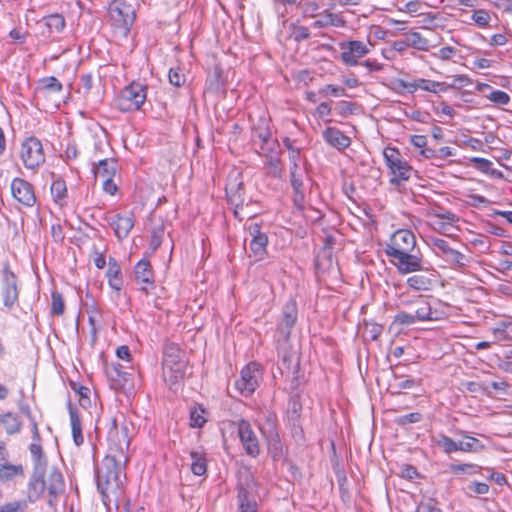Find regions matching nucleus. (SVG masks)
Masks as SVG:
<instances>
[{
	"label": "nucleus",
	"mask_w": 512,
	"mask_h": 512,
	"mask_svg": "<svg viewBox=\"0 0 512 512\" xmlns=\"http://www.w3.org/2000/svg\"><path fill=\"white\" fill-rule=\"evenodd\" d=\"M107 276L109 280V285L113 289L120 291L122 285L121 269L115 259L110 258L109 260Z\"/></svg>",
	"instance_id": "72a5a7b5"
},
{
	"label": "nucleus",
	"mask_w": 512,
	"mask_h": 512,
	"mask_svg": "<svg viewBox=\"0 0 512 512\" xmlns=\"http://www.w3.org/2000/svg\"><path fill=\"white\" fill-rule=\"evenodd\" d=\"M471 162L482 172H489L490 167L492 166V162L488 159L474 157L471 159Z\"/></svg>",
	"instance_id": "338daca9"
},
{
	"label": "nucleus",
	"mask_w": 512,
	"mask_h": 512,
	"mask_svg": "<svg viewBox=\"0 0 512 512\" xmlns=\"http://www.w3.org/2000/svg\"><path fill=\"white\" fill-rule=\"evenodd\" d=\"M437 445L447 454L459 451L458 443L444 434L438 436Z\"/></svg>",
	"instance_id": "a18cd8bd"
},
{
	"label": "nucleus",
	"mask_w": 512,
	"mask_h": 512,
	"mask_svg": "<svg viewBox=\"0 0 512 512\" xmlns=\"http://www.w3.org/2000/svg\"><path fill=\"white\" fill-rule=\"evenodd\" d=\"M250 482L251 476L247 475L245 478V482L240 481L237 485V499L239 506L256 503V501L253 498H251L250 495Z\"/></svg>",
	"instance_id": "f704fd0d"
},
{
	"label": "nucleus",
	"mask_w": 512,
	"mask_h": 512,
	"mask_svg": "<svg viewBox=\"0 0 512 512\" xmlns=\"http://www.w3.org/2000/svg\"><path fill=\"white\" fill-rule=\"evenodd\" d=\"M108 13L115 31L126 37L135 20V9L126 0H113Z\"/></svg>",
	"instance_id": "20e7f679"
},
{
	"label": "nucleus",
	"mask_w": 512,
	"mask_h": 512,
	"mask_svg": "<svg viewBox=\"0 0 512 512\" xmlns=\"http://www.w3.org/2000/svg\"><path fill=\"white\" fill-rule=\"evenodd\" d=\"M40 92H61L63 86L61 82L54 76L42 78L39 81Z\"/></svg>",
	"instance_id": "79ce46f5"
},
{
	"label": "nucleus",
	"mask_w": 512,
	"mask_h": 512,
	"mask_svg": "<svg viewBox=\"0 0 512 512\" xmlns=\"http://www.w3.org/2000/svg\"><path fill=\"white\" fill-rule=\"evenodd\" d=\"M449 470L454 475H459L461 473L473 475L479 473L482 470V467L473 463L450 464Z\"/></svg>",
	"instance_id": "a19ab883"
},
{
	"label": "nucleus",
	"mask_w": 512,
	"mask_h": 512,
	"mask_svg": "<svg viewBox=\"0 0 512 512\" xmlns=\"http://www.w3.org/2000/svg\"><path fill=\"white\" fill-rule=\"evenodd\" d=\"M168 77L169 82L175 87H181L186 82V77L180 68H171Z\"/></svg>",
	"instance_id": "3c124183"
},
{
	"label": "nucleus",
	"mask_w": 512,
	"mask_h": 512,
	"mask_svg": "<svg viewBox=\"0 0 512 512\" xmlns=\"http://www.w3.org/2000/svg\"><path fill=\"white\" fill-rule=\"evenodd\" d=\"M383 156L390 173L393 175L389 181L391 185L399 186L411 178L413 168L402 157L398 149L386 147L383 151Z\"/></svg>",
	"instance_id": "423d86ee"
},
{
	"label": "nucleus",
	"mask_w": 512,
	"mask_h": 512,
	"mask_svg": "<svg viewBox=\"0 0 512 512\" xmlns=\"http://www.w3.org/2000/svg\"><path fill=\"white\" fill-rule=\"evenodd\" d=\"M247 231L251 236L249 258H254L255 261H261L267 255L268 237L265 233L261 232V227L258 223L252 222L247 227Z\"/></svg>",
	"instance_id": "ddd939ff"
},
{
	"label": "nucleus",
	"mask_w": 512,
	"mask_h": 512,
	"mask_svg": "<svg viewBox=\"0 0 512 512\" xmlns=\"http://www.w3.org/2000/svg\"><path fill=\"white\" fill-rule=\"evenodd\" d=\"M433 279L426 275L416 274L407 279V285L416 291H427L433 285Z\"/></svg>",
	"instance_id": "c9c22d12"
},
{
	"label": "nucleus",
	"mask_w": 512,
	"mask_h": 512,
	"mask_svg": "<svg viewBox=\"0 0 512 512\" xmlns=\"http://www.w3.org/2000/svg\"><path fill=\"white\" fill-rule=\"evenodd\" d=\"M41 480L43 482L42 491L36 497H33V491L30 488V482L28 483L27 499L29 502L37 501L45 491L48 493L47 503L49 506L54 507L57 504L58 497L65 490V482L62 473L57 468H51L48 476L45 477V468L41 470Z\"/></svg>",
	"instance_id": "7ed1b4c3"
},
{
	"label": "nucleus",
	"mask_w": 512,
	"mask_h": 512,
	"mask_svg": "<svg viewBox=\"0 0 512 512\" xmlns=\"http://www.w3.org/2000/svg\"><path fill=\"white\" fill-rule=\"evenodd\" d=\"M24 476V467L21 464H10L7 462L0 465V482L13 481L17 477Z\"/></svg>",
	"instance_id": "cd10ccee"
},
{
	"label": "nucleus",
	"mask_w": 512,
	"mask_h": 512,
	"mask_svg": "<svg viewBox=\"0 0 512 512\" xmlns=\"http://www.w3.org/2000/svg\"><path fill=\"white\" fill-rule=\"evenodd\" d=\"M487 98L498 105H507L511 98L510 96L501 90H493L489 95H487Z\"/></svg>",
	"instance_id": "864d4df0"
},
{
	"label": "nucleus",
	"mask_w": 512,
	"mask_h": 512,
	"mask_svg": "<svg viewBox=\"0 0 512 512\" xmlns=\"http://www.w3.org/2000/svg\"><path fill=\"white\" fill-rule=\"evenodd\" d=\"M32 433L33 442L30 444L29 450L34 461V469L30 478V488L33 491L32 496L36 497L39 495L43 488L41 470L42 468H46V459L43 456V449L40 443V434L37 423L35 421L32 422Z\"/></svg>",
	"instance_id": "39448f33"
},
{
	"label": "nucleus",
	"mask_w": 512,
	"mask_h": 512,
	"mask_svg": "<svg viewBox=\"0 0 512 512\" xmlns=\"http://www.w3.org/2000/svg\"><path fill=\"white\" fill-rule=\"evenodd\" d=\"M330 25H334V14L327 12L322 19L316 20L312 26L320 29Z\"/></svg>",
	"instance_id": "0e129e2a"
},
{
	"label": "nucleus",
	"mask_w": 512,
	"mask_h": 512,
	"mask_svg": "<svg viewBox=\"0 0 512 512\" xmlns=\"http://www.w3.org/2000/svg\"><path fill=\"white\" fill-rule=\"evenodd\" d=\"M92 86V75L90 73L80 75L79 90H82L84 94H88Z\"/></svg>",
	"instance_id": "680f3d73"
},
{
	"label": "nucleus",
	"mask_w": 512,
	"mask_h": 512,
	"mask_svg": "<svg viewBox=\"0 0 512 512\" xmlns=\"http://www.w3.org/2000/svg\"><path fill=\"white\" fill-rule=\"evenodd\" d=\"M416 322H419V321L417 319H415V316L413 313L400 311L399 313H397L395 315L393 324L408 326V325L415 324Z\"/></svg>",
	"instance_id": "603ef678"
},
{
	"label": "nucleus",
	"mask_w": 512,
	"mask_h": 512,
	"mask_svg": "<svg viewBox=\"0 0 512 512\" xmlns=\"http://www.w3.org/2000/svg\"><path fill=\"white\" fill-rule=\"evenodd\" d=\"M252 141L254 144L259 143L260 150L265 155L275 150L277 141L271 139V131L266 119H259L258 123L253 126Z\"/></svg>",
	"instance_id": "f3484780"
},
{
	"label": "nucleus",
	"mask_w": 512,
	"mask_h": 512,
	"mask_svg": "<svg viewBox=\"0 0 512 512\" xmlns=\"http://www.w3.org/2000/svg\"><path fill=\"white\" fill-rule=\"evenodd\" d=\"M69 416H70L73 440H74L75 444L77 446H79L84 441V437L82 434V428H81V419H80L78 410L76 408H73L71 405H69Z\"/></svg>",
	"instance_id": "c756f323"
},
{
	"label": "nucleus",
	"mask_w": 512,
	"mask_h": 512,
	"mask_svg": "<svg viewBox=\"0 0 512 512\" xmlns=\"http://www.w3.org/2000/svg\"><path fill=\"white\" fill-rule=\"evenodd\" d=\"M204 412L203 408H194L191 410L190 425L192 427L201 428L206 423V419L203 416Z\"/></svg>",
	"instance_id": "8fccbe9b"
},
{
	"label": "nucleus",
	"mask_w": 512,
	"mask_h": 512,
	"mask_svg": "<svg viewBox=\"0 0 512 512\" xmlns=\"http://www.w3.org/2000/svg\"><path fill=\"white\" fill-rule=\"evenodd\" d=\"M456 52L457 50L454 47L446 46L439 49L434 55L441 60H449Z\"/></svg>",
	"instance_id": "774afa93"
},
{
	"label": "nucleus",
	"mask_w": 512,
	"mask_h": 512,
	"mask_svg": "<svg viewBox=\"0 0 512 512\" xmlns=\"http://www.w3.org/2000/svg\"><path fill=\"white\" fill-rule=\"evenodd\" d=\"M402 86L409 90V92H414L417 89H422L424 91L438 93L439 91H446L448 86L445 83L428 80L424 78H419L414 80L413 82H402Z\"/></svg>",
	"instance_id": "b1692460"
},
{
	"label": "nucleus",
	"mask_w": 512,
	"mask_h": 512,
	"mask_svg": "<svg viewBox=\"0 0 512 512\" xmlns=\"http://www.w3.org/2000/svg\"><path fill=\"white\" fill-rule=\"evenodd\" d=\"M243 183L230 181L226 185V194L231 204L235 205V215H238V209L244 204V198L242 197Z\"/></svg>",
	"instance_id": "bb28decb"
},
{
	"label": "nucleus",
	"mask_w": 512,
	"mask_h": 512,
	"mask_svg": "<svg viewBox=\"0 0 512 512\" xmlns=\"http://www.w3.org/2000/svg\"><path fill=\"white\" fill-rule=\"evenodd\" d=\"M146 86L139 82H132L126 86L117 99V105L122 111H135L140 109L147 98Z\"/></svg>",
	"instance_id": "6e6552de"
},
{
	"label": "nucleus",
	"mask_w": 512,
	"mask_h": 512,
	"mask_svg": "<svg viewBox=\"0 0 512 512\" xmlns=\"http://www.w3.org/2000/svg\"><path fill=\"white\" fill-rule=\"evenodd\" d=\"M183 352L174 343H166L163 347V361L162 366L166 364H175V362L182 361Z\"/></svg>",
	"instance_id": "2f4dec72"
},
{
	"label": "nucleus",
	"mask_w": 512,
	"mask_h": 512,
	"mask_svg": "<svg viewBox=\"0 0 512 512\" xmlns=\"http://www.w3.org/2000/svg\"><path fill=\"white\" fill-rule=\"evenodd\" d=\"M416 512H442L440 508L437 507L435 500L426 499L419 503L417 506Z\"/></svg>",
	"instance_id": "13d9d810"
},
{
	"label": "nucleus",
	"mask_w": 512,
	"mask_h": 512,
	"mask_svg": "<svg viewBox=\"0 0 512 512\" xmlns=\"http://www.w3.org/2000/svg\"><path fill=\"white\" fill-rule=\"evenodd\" d=\"M431 215L443 221H447V224H454L460 220L458 215L440 206L434 208Z\"/></svg>",
	"instance_id": "c03bdc74"
},
{
	"label": "nucleus",
	"mask_w": 512,
	"mask_h": 512,
	"mask_svg": "<svg viewBox=\"0 0 512 512\" xmlns=\"http://www.w3.org/2000/svg\"><path fill=\"white\" fill-rule=\"evenodd\" d=\"M109 224L114 229L115 235L118 239H123L128 236L129 232L133 228L134 219L130 214H116L110 218Z\"/></svg>",
	"instance_id": "5701e85b"
},
{
	"label": "nucleus",
	"mask_w": 512,
	"mask_h": 512,
	"mask_svg": "<svg viewBox=\"0 0 512 512\" xmlns=\"http://www.w3.org/2000/svg\"><path fill=\"white\" fill-rule=\"evenodd\" d=\"M117 169V162L113 158L99 160L93 167L96 179L106 180L114 177Z\"/></svg>",
	"instance_id": "a878e982"
},
{
	"label": "nucleus",
	"mask_w": 512,
	"mask_h": 512,
	"mask_svg": "<svg viewBox=\"0 0 512 512\" xmlns=\"http://www.w3.org/2000/svg\"><path fill=\"white\" fill-rule=\"evenodd\" d=\"M107 440L109 442V454L107 456H115L116 458L121 455L124 458L123 462H128L129 458L126 453L130 446V438L127 425L124 424L119 428L116 418L110 419Z\"/></svg>",
	"instance_id": "0eeeda50"
},
{
	"label": "nucleus",
	"mask_w": 512,
	"mask_h": 512,
	"mask_svg": "<svg viewBox=\"0 0 512 512\" xmlns=\"http://www.w3.org/2000/svg\"><path fill=\"white\" fill-rule=\"evenodd\" d=\"M45 24L50 33H60L65 27V19L60 14H52L45 18Z\"/></svg>",
	"instance_id": "37998d69"
},
{
	"label": "nucleus",
	"mask_w": 512,
	"mask_h": 512,
	"mask_svg": "<svg viewBox=\"0 0 512 512\" xmlns=\"http://www.w3.org/2000/svg\"><path fill=\"white\" fill-rule=\"evenodd\" d=\"M240 442L247 455L255 458L260 454V443L251 424L242 419L237 423Z\"/></svg>",
	"instance_id": "dca6fc26"
},
{
	"label": "nucleus",
	"mask_w": 512,
	"mask_h": 512,
	"mask_svg": "<svg viewBox=\"0 0 512 512\" xmlns=\"http://www.w3.org/2000/svg\"><path fill=\"white\" fill-rule=\"evenodd\" d=\"M290 181H291L293 191L304 190L301 169H296V168L290 169Z\"/></svg>",
	"instance_id": "5fc2aeb1"
},
{
	"label": "nucleus",
	"mask_w": 512,
	"mask_h": 512,
	"mask_svg": "<svg viewBox=\"0 0 512 512\" xmlns=\"http://www.w3.org/2000/svg\"><path fill=\"white\" fill-rule=\"evenodd\" d=\"M429 243L438 250L437 255L441 256L451 268L455 270H463L468 266L469 258L462 252L452 248L448 241L430 237Z\"/></svg>",
	"instance_id": "1a4fd4ad"
},
{
	"label": "nucleus",
	"mask_w": 512,
	"mask_h": 512,
	"mask_svg": "<svg viewBox=\"0 0 512 512\" xmlns=\"http://www.w3.org/2000/svg\"><path fill=\"white\" fill-rule=\"evenodd\" d=\"M1 424L4 425L6 433L9 435L20 432L22 428V422L19 420L18 416L11 412L0 415V425Z\"/></svg>",
	"instance_id": "473e14b6"
},
{
	"label": "nucleus",
	"mask_w": 512,
	"mask_h": 512,
	"mask_svg": "<svg viewBox=\"0 0 512 512\" xmlns=\"http://www.w3.org/2000/svg\"><path fill=\"white\" fill-rule=\"evenodd\" d=\"M191 471L194 475L203 476L207 472L206 454L203 451H191Z\"/></svg>",
	"instance_id": "7c9ffc66"
},
{
	"label": "nucleus",
	"mask_w": 512,
	"mask_h": 512,
	"mask_svg": "<svg viewBox=\"0 0 512 512\" xmlns=\"http://www.w3.org/2000/svg\"><path fill=\"white\" fill-rule=\"evenodd\" d=\"M278 356L280 357L279 369L283 374L285 371L290 372L292 364L295 360V354L292 351L289 340L277 342Z\"/></svg>",
	"instance_id": "393cba45"
},
{
	"label": "nucleus",
	"mask_w": 512,
	"mask_h": 512,
	"mask_svg": "<svg viewBox=\"0 0 512 512\" xmlns=\"http://www.w3.org/2000/svg\"><path fill=\"white\" fill-rule=\"evenodd\" d=\"M187 364L185 360L175 362V364H166L162 366L164 381L172 388L178 384L186 374Z\"/></svg>",
	"instance_id": "412c9836"
},
{
	"label": "nucleus",
	"mask_w": 512,
	"mask_h": 512,
	"mask_svg": "<svg viewBox=\"0 0 512 512\" xmlns=\"http://www.w3.org/2000/svg\"><path fill=\"white\" fill-rule=\"evenodd\" d=\"M135 280L141 285V290L148 293V291L154 288V273L152 266L149 261L142 259L135 266Z\"/></svg>",
	"instance_id": "6ab92c4d"
},
{
	"label": "nucleus",
	"mask_w": 512,
	"mask_h": 512,
	"mask_svg": "<svg viewBox=\"0 0 512 512\" xmlns=\"http://www.w3.org/2000/svg\"><path fill=\"white\" fill-rule=\"evenodd\" d=\"M320 93L323 96H341L345 94V89L343 87L335 86L332 84L326 85L320 90Z\"/></svg>",
	"instance_id": "bf43d9fd"
},
{
	"label": "nucleus",
	"mask_w": 512,
	"mask_h": 512,
	"mask_svg": "<svg viewBox=\"0 0 512 512\" xmlns=\"http://www.w3.org/2000/svg\"><path fill=\"white\" fill-rule=\"evenodd\" d=\"M383 331V326L377 323H366L364 333L373 341L377 340Z\"/></svg>",
	"instance_id": "6e6d98bb"
},
{
	"label": "nucleus",
	"mask_w": 512,
	"mask_h": 512,
	"mask_svg": "<svg viewBox=\"0 0 512 512\" xmlns=\"http://www.w3.org/2000/svg\"><path fill=\"white\" fill-rule=\"evenodd\" d=\"M10 187L12 196L17 202L27 207L35 204L36 196L31 183L22 178H14Z\"/></svg>",
	"instance_id": "a211bd4d"
},
{
	"label": "nucleus",
	"mask_w": 512,
	"mask_h": 512,
	"mask_svg": "<svg viewBox=\"0 0 512 512\" xmlns=\"http://www.w3.org/2000/svg\"><path fill=\"white\" fill-rule=\"evenodd\" d=\"M106 375L113 382L115 388H121L127 381V373L119 363H113L106 367Z\"/></svg>",
	"instance_id": "c85d7f7f"
},
{
	"label": "nucleus",
	"mask_w": 512,
	"mask_h": 512,
	"mask_svg": "<svg viewBox=\"0 0 512 512\" xmlns=\"http://www.w3.org/2000/svg\"><path fill=\"white\" fill-rule=\"evenodd\" d=\"M405 44L421 51H426L429 48V41L419 32H411L407 34Z\"/></svg>",
	"instance_id": "4c0bfd02"
},
{
	"label": "nucleus",
	"mask_w": 512,
	"mask_h": 512,
	"mask_svg": "<svg viewBox=\"0 0 512 512\" xmlns=\"http://www.w3.org/2000/svg\"><path fill=\"white\" fill-rule=\"evenodd\" d=\"M297 317L298 309L296 302L294 300H290L283 307L282 320L278 324L276 330L277 342H280V339L283 341L289 340L291 330L296 324Z\"/></svg>",
	"instance_id": "2eb2a0df"
},
{
	"label": "nucleus",
	"mask_w": 512,
	"mask_h": 512,
	"mask_svg": "<svg viewBox=\"0 0 512 512\" xmlns=\"http://www.w3.org/2000/svg\"><path fill=\"white\" fill-rule=\"evenodd\" d=\"M341 50L340 59L348 66L359 64V59L369 53L366 43L359 40H351L339 43Z\"/></svg>",
	"instance_id": "4468645a"
},
{
	"label": "nucleus",
	"mask_w": 512,
	"mask_h": 512,
	"mask_svg": "<svg viewBox=\"0 0 512 512\" xmlns=\"http://www.w3.org/2000/svg\"><path fill=\"white\" fill-rule=\"evenodd\" d=\"M52 303H51V313L52 315H62L64 313V300H63V297L62 295L57 292V291H54L52 293Z\"/></svg>",
	"instance_id": "09e8293b"
},
{
	"label": "nucleus",
	"mask_w": 512,
	"mask_h": 512,
	"mask_svg": "<svg viewBox=\"0 0 512 512\" xmlns=\"http://www.w3.org/2000/svg\"><path fill=\"white\" fill-rule=\"evenodd\" d=\"M27 508L26 500H14L0 506V512H24Z\"/></svg>",
	"instance_id": "49530a36"
},
{
	"label": "nucleus",
	"mask_w": 512,
	"mask_h": 512,
	"mask_svg": "<svg viewBox=\"0 0 512 512\" xmlns=\"http://www.w3.org/2000/svg\"><path fill=\"white\" fill-rule=\"evenodd\" d=\"M260 378L259 364L250 362L241 370L240 378L235 381V388L242 396L248 397L258 387Z\"/></svg>",
	"instance_id": "9b49d317"
},
{
	"label": "nucleus",
	"mask_w": 512,
	"mask_h": 512,
	"mask_svg": "<svg viewBox=\"0 0 512 512\" xmlns=\"http://www.w3.org/2000/svg\"><path fill=\"white\" fill-rule=\"evenodd\" d=\"M2 297L3 304L8 309H11L18 301L19 290L17 285V277L10 270L8 262L3 264L2 270Z\"/></svg>",
	"instance_id": "f8f14e48"
},
{
	"label": "nucleus",
	"mask_w": 512,
	"mask_h": 512,
	"mask_svg": "<svg viewBox=\"0 0 512 512\" xmlns=\"http://www.w3.org/2000/svg\"><path fill=\"white\" fill-rule=\"evenodd\" d=\"M404 305H415L414 316L419 322L435 321L438 319L437 311H433L430 303L423 296H418L415 300L404 301Z\"/></svg>",
	"instance_id": "aec40b11"
},
{
	"label": "nucleus",
	"mask_w": 512,
	"mask_h": 512,
	"mask_svg": "<svg viewBox=\"0 0 512 512\" xmlns=\"http://www.w3.org/2000/svg\"><path fill=\"white\" fill-rule=\"evenodd\" d=\"M164 225L162 223L156 225L152 230L150 247L153 251L157 250L161 245L164 237Z\"/></svg>",
	"instance_id": "de8ad7c7"
},
{
	"label": "nucleus",
	"mask_w": 512,
	"mask_h": 512,
	"mask_svg": "<svg viewBox=\"0 0 512 512\" xmlns=\"http://www.w3.org/2000/svg\"><path fill=\"white\" fill-rule=\"evenodd\" d=\"M20 157L27 169H35L45 162V153L41 141L29 137L21 144Z\"/></svg>",
	"instance_id": "9d476101"
},
{
	"label": "nucleus",
	"mask_w": 512,
	"mask_h": 512,
	"mask_svg": "<svg viewBox=\"0 0 512 512\" xmlns=\"http://www.w3.org/2000/svg\"><path fill=\"white\" fill-rule=\"evenodd\" d=\"M123 460L121 455L116 458L115 456H105L96 468L97 489L107 509H110L111 503L118 506L124 494L122 476L125 477L124 466L127 462H123Z\"/></svg>",
	"instance_id": "f257e3e1"
},
{
	"label": "nucleus",
	"mask_w": 512,
	"mask_h": 512,
	"mask_svg": "<svg viewBox=\"0 0 512 512\" xmlns=\"http://www.w3.org/2000/svg\"><path fill=\"white\" fill-rule=\"evenodd\" d=\"M322 136L327 144L338 150H344L351 144V139L335 127H327Z\"/></svg>",
	"instance_id": "4be33fe9"
},
{
	"label": "nucleus",
	"mask_w": 512,
	"mask_h": 512,
	"mask_svg": "<svg viewBox=\"0 0 512 512\" xmlns=\"http://www.w3.org/2000/svg\"><path fill=\"white\" fill-rule=\"evenodd\" d=\"M292 36L296 42H301L310 38V31L305 26H296L293 29Z\"/></svg>",
	"instance_id": "052dcab7"
},
{
	"label": "nucleus",
	"mask_w": 512,
	"mask_h": 512,
	"mask_svg": "<svg viewBox=\"0 0 512 512\" xmlns=\"http://www.w3.org/2000/svg\"><path fill=\"white\" fill-rule=\"evenodd\" d=\"M51 194L56 203L62 205L67 196V186L64 180L56 179L51 185Z\"/></svg>",
	"instance_id": "58836bf2"
},
{
	"label": "nucleus",
	"mask_w": 512,
	"mask_h": 512,
	"mask_svg": "<svg viewBox=\"0 0 512 512\" xmlns=\"http://www.w3.org/2000/svg\"><path fill=\"white\" fill-rule=\"evenodd\" d=\"M421 418H422V416L420 413L413 412V413H410L407 415L400 416L396 422L399 425H407V424L419 422L421 420Z\"/></svg>",
	"instance_id": "e2e57ef3"
},
{
	"label": "nucleus",
	"mask_w": 512,
	"mask_h": 512,
	"mask_svg": "<svg viewBox=\"0 0 512 512\" xmlns=\"http://www.w3.org/2000/svg\"><path fill=\"white\" fill-rule=\"evenodd\" d=\"M468 489L477 495H485L489 492V486L483 482H472Z\"/></svg>",
	"instance_id": "69168bd1"
},
{
	"label": "nucleus",
	"mask_w": 512,
	"mask_h": 512,
	"mask_svg": "<svg viewBox=\"0 0 512 512\" xmlns=\"http://www.w3.org/2000/svg\"><path fill=\"white\" fill-rule=\"evenodd\" d=\"M492 332L498 340H506L512 337V322L499 321L493 327Z\"/></svg>",
	"instance_id": "ea45409f"
},
{
	"label": "nucleus",
	"mask_w": 512,
	"mask_h": 512,
	"mask_svg": "<svg viewBox=\"0 0 512 512\" xmlns=\"http://www.w3.org/2000/svg\"><path fill=\"white\" fill-rule=\"evenodd\" d=\"M416 250V238L412 231H395L385 247V253L393 258V264L400 273L407 274L422 269V257Z\"/></svg>",
	"instance_id": "f03ea898"
},
{
	"label": "nucleus",
	"mask_w": 512,
	"mask_h": 512,
	"mask_svg": "<svg viewBox=\"0 0 512 512\" xmlns=\"http://www.w3.org/2000/svg\"><path fill=\"white\" fill-rule=\"evenodd\" d=\"M490 19V14L484 9L476 10L472 15V20L481 27L488 26Z\"/></svg>",
	"instance_id": "4d7b16f0"
},
{
	"label": "nucleus",
	"mask_w": 512,
	"mask_h": 512,
	"mask_svg": "<svg viewBox=\"0 0 512 512\" xmlns=\"http://www.w3.org/2000/svg\"><path fill=\"white\" fill-rule=\"evenodd\" d=\"M458 443L459 451L476 453L482 451L485 446L475 437L464 435L463 440H460Z\"/></svg>",
	"instance_id": "e433bc0d"
}]
</instances>
